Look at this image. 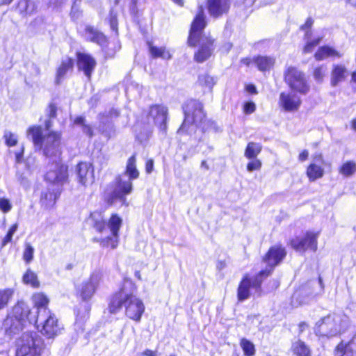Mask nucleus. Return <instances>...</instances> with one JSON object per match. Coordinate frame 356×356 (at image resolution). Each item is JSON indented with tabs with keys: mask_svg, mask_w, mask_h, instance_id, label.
Listing matches in <instances>:
<instances>
[{
	"mask_svg": "<svg viewBox=\"0 0 356 356\" xmlns=\"http://www.w3.org/2000/svg\"><path fill=\"white\" fill-rule=\"evenodd\" d=\"M56 199V195L55 193L53 191L47 190L42 192L40 200L42 204H47L51 202H55Z\"/></svg>",
	"mask_w": 356,
	"mask_h": 356,
	"instance_id": "nucleus-47",
	"label": "nucleus"
},
{
	"mask_svg": "<svg viewBox=\"0 0 356 356\" xmlns=\"http://www.w3.org/2000/svg\"><path fill=\"white\" fill-rule=\"evenodd\" d=\"M124 287H120L111 294L108 303V312L116 314L124 307V315L134 322H140L145 307L141 299L133 293H125Z\"/></svg>",
	"mask_w": 356,
	"mask_h": 356,
	"instance_id": "nucleus-3",
	"label": "nucleus"
},
{
	"mask_svg": "<svg viewBox=\"0 0 356 356\" xmlns=\"http://www.w3.org/2000/svg\"><path fill=\"white\" fill-rule=\"evenodd\" d=\"M148 48L149 51L150 53L151 56L153 58H163V59H170L171 58V55L168 50L165 49V47H158L154 46L152 42H148Z\"/></svg>",
	"mask_w": 356,
	"mask_h": 356,
	"instance_id": "nucleus-34",
	"label": "nucleus"
},
{
	"mask_svg": "<svg viewBox=\"0 0 356 356\" xmlns=\"http://www.w3.org/2000/svg\"><path fill=\"white\" fill-rule=\"evenodd\" d=\"M320 231H306L302 236H297L289 241V245L295 251L305 253L307 251L315 252L318 250V239Z\"/></svg>",
	"mask_w": 356,
	"mask_h": 356,
	"instance_id": "nucleus-10",
	"label": "nucleus"
},
{
	"mask_svg": "<svg viewBox=\"0 0 356 356\" xmlns=\"http://www.w3.org/2000/svg\"><path fill=\"white\" fill-rule=\"evenodd\" d=\"M262 151V145L259 143L248 142L244 152L246 159H255Z\"/></svg>",
	"mask_w": 356,
	"mask_h": 356,
	"instance_id": "nucleus-36",
	"label": "nucleus"
},
{
	"mask_svg": "<svg viewBox=\"0 0 356 356\" xmlns=\"http://www.w3.org/2000/svg\"><path fill=\"white\" fill-rule=\"evenodd\" d=\"M257 68L261 72L270 71L275 65V60L272 56L257 55L253 57Z\"/></svg>",
	"mask_w": 356,
	"mask_h": 356,
	"instance_id": "nucleus-28",
	"label": "nucleus"
},
{
	"mask_svg": "<svg viewBox=\"0 0 356 356\" xmlns=\"http://www.w3.org/2000/svg\"><path fill=\"white\" fill-rule=\"evenodd\" d=\"M18 225L17 223L13 224L8 229L7 234L3 237L1 243V248L5 247L8 243H10L13 239V234L17 231Z\"/></svg>",
	"mask_w": 356,
	"mask_h": 356,
	"instance_id": "nucleus-46",
	"label": "nucleus"
},
{
	"mask_svg": "<svg viewBox=\"0 0 356 356\" xmlns=\"http://www.w3.org/2000/svg\"><path fill=\"white\" fill-rule=\"evenodd\" d=\"M112 218L119 220L122 224V218L117 213H112L107 219L104 211L97 209L90 212L87 220L90 222L91 227L98 234L104 233L107 229H111V220Z\"/></svg>",
	"mask_w": 356,
	"mask_h": 356,
	"instance_id": "nucleus-12",
	"label": "nucleus"
},
{
	"mask_svg": "<svg viewBox=\"0 0 356 356\" xmlns=\"http://www.w3.org/2000/svg\"><path fill=\"white\" fill-rule=\"evenodd\" d=\"M207 26V16L203 6H200L191 22L186 41L188 47H197L193 55V60L197 63L207 60L214 50L215 39L204 34V30Z\"/></svg>",
	"mask_w": 356,
	"mask_h": 356,
	"instance_id": "nucleus-1",
	"label": "nucleus"
},
{
	"mask_svg": "<svg viewBox=\"0 0 356 356\" xmlns=\"http://www.w3.org/2000/svg\"><path fill=\"white\" fill-rule=\"evenodd\" d=\"M19 6H22V11L26 15H31L37 10L36 4L31 0H21L18 3Z\"/></svg>",
	"mask_w": 356,
	"mask_h": 356,
	"instance_id": "nucleus-43",
	"label": "nucleus"
},
{
	"mask_svg": "<svg viewBox=\"0 0 356 356\" xmlns=\"http://www.w3.org/2000/svg\"><path fill=\"white\" fill-rule=\"evenodd\" d=\"M78 181L82 185L86 186L92 183L95 179L94 168L91 163L80 161L76 165Z\"/></svg>",
	"mask_w": 356,
	"mask_h": 356,
	"instance_id": "nucleus-21",
	"label": "nucleus"
},
{
	"mask_svg": "<svg viewBox=\"0 0 356 356\" xmlns=\"http://www.w3.org/2000/svg\"><path fill=\"white\" fill-rule=\"evenodd\" d=\"M34 248L31 244L27 243L23 252V259L26 264H29L33 259Z\"/></svg>",
	"mask_w": 356,
	"mask_h": 356,
	"instance_id": "nucleus-48",
	"label": "nucleus"
},
{
	"mask_svg": "<svg viewBox=\"0 0 356 356\" xmlns=\"http://www.w3.org/2000/svg\"><path fill=\"white\" fill-rule=\"evenodd\" d=\"M326 162L321 153H317L313 156V161L307 165L305 171L309 181H315L324 176L325 170L323 165Z\"/></svg>",
	"mask_w": 356,
	"mask_h": 356,
	"instance_id": "nucleus-19",
	"label": "nucleus"
},
{
	"mask_svg": "<svg viewBox=\"0 0 356 356\" xmlns=\"http://www.w3.org/2000/svg\"><path fill=\"white\" fill-rule=\"evenodd\" d=\"M15 293L13 288L0 289V311L7 307Z\"/></svg>",
	"mask_w": 356,
	"mask_h": 356,
	"instance_id": "nucleus-39",
	"label": "nucleus"
},
{
	"mask_svg": "<svg viewBox=\"0 0 356 356\" xmlns=\"http://www.w3.org/2000/svg\"><path fill=\"white\" fill-rule=\"evenodd\" d=\"M309 157V152L307 149L301 151L298 155V160L301 162H304L307 160Z\"/></svg>",
	"mask_w": 356,
	"mask_h": 356,
	"instance_id": "nucleus-63",
	"label": "nucleus"
},
{
	"mask_svg": "<svg viewBox=\"0 0 356 356\" xmlns=\"http://www.w3.org/2000/svg\"><path fill=\"white\" fill-rule=\"evenodd\" d=\"M291 350L295 356H312V350L309 346L301 339L293 342Z\"/></svg>",
	"mask_w": 356,
	"mask_h": 356,
	"instance_id": "nucleus-33",
	"label": "nucleus"
},
{
	"mask_svg": "<svg viewBox=\"0 0 356 356\" xmlns=\"http://www.w3.org/2000/svg\"><path fill=\"white\" fill-rule=\"evenodd\" d=\"M138 0H130L129 2V13L134 17H138L140 10L138 8Z\"/></svg>",
	"mask_w": 356,
	"mask_h": 356,
	"instance_id": "nucleus-56",
	"label": "nucleus"
},
{
	"mask_svg": "<svg viewBox=\"0 0 356 356\" xmlns=\"http://www.w3.org/2000/svg\"><path fill=\"white\" fill-rule=\"evenodd\" d=\"M42 348L36 344L35 334L24 333L19 339L15 356H41Z\"/></svg>",
	"mask_w": 356,
	"mask_h": 356,
	"instance_id": "nucleus-11",
	"label": "nucleus"
},
{
	"mask_svg": "<svg viewBox=\"0 0 356 356\" xmlns=\"http://www.w3.org/2000/svg\"><path fill=\"white\" fill-rule=\"evenodd\" d=\"M83 132L87 135L89 138H92L94 136V132L92 127L88 124H86L82 127Z\"/></svg>",
	"mask_w": 356,
	"mask_h": 356,
	"instance_id": "nucleus-60",
	"label": "nucleus"
},
{
	"mask_svg": "<svg viewBox=\"0 0 356 356\" xmlns=\"http://www.w3.org/2000/svg\"><path fill=\"white\" fill-rule=\"evenodd\" d=\"M199 86L211 89L216 84L215 79L208 74H200L197 78Z\"/></svg>",
	"mask_w": 356,
	"mask_h": 356,
	"instance_id": "nucleus-41",
	"label": "nucleus"
},
{
	"mask_svg": "<svg viewBox=\"0 0 356 356\" xmlns=\"http://www.w3.org/2000/svg\"><path fill=\"white\" fill-rule=\"evenodd\" d=\"M231 0H206V8L211 17L218 19L228 14Z\"/></svg>",
	"mask_w": 356,
	"mask_h": 356,
	"instance_id": "nucleus-20",
	"label": "nucleus"
},
{
	"mask_svg": "<svg viewBox=\"0 0 356 356\" xmlns=\"http://www.w3.org/2000/svg\"><path fill=\"white\" fill-rule=\"evenodd\" d=\"M113 191L104 199V202L109 206L112 205L116 200L124 201L126 196L133 191L132 180H124L121 175H118L113 182Z\"/></svg>",
	"mask_w": 356,
	"mask_h": 356,
	"instance_id": "nucleus-13",
	"label": "nucleus"
},
{
	"mask_svg": "<svg viewBox=\"0 0 356 356\" xmlns=\"http://www.w3.org/2000/svg\"><path fill=\"white\" fill-rule=\"evenodd\" d=\"M74 123L77 125H80L82 127L86 124V118L84 116L79 115L76 116L74 120Z\"/></svg>",
	"mask_w": 356,
	"mask_h": 356,
	"instance_id": "nucleus-62",
	"label": "nucleus"
},
{
	"mask_svg": "<svg viewBox=\"0 0 356 356\" xmlns=\"http://www.w3.org/2000/svg\"><path fill=\"white\" fill-rule=\"evenodd\" d=\"M257 0H236L235 6L238 11L249 15L254 10V3Z\"/></svg>",
	"mask_w": 356,
	"mask_h": 356,
	"instance_id": "nucleus-37",
	"label": "nucleus"
},
{
	"mask_svg": "<svg viewBox=\"0 0 356 356\" xmlns=\"http://www.w3.org/2000/svg\"><path fill=\"white\" fill-rule=\"evenodd\" d=\"M325 67L324 65H319L316 67L313 70V76L315 80L318 82L323 81L325 76Z\"/></svg>",
	"mask_w": 356,
	"mask_h": 356,
	"instance_id": "nucleus-52",
	"label": "nucleus"
},
{
	"mask_svg": "<svg viewBox=\"0 0 356 356\" xmlns=\"http://www.w3.org/2000/svg\"><path fill=\"white\" fill-rule=\"evenodd\" d=\"M275 267L267 265L265 269H262L256 275L254 280H252L249 274L243 275L239 281L237 287V300L238 302H243L248 299L251 296V289L261 290L263 283V277L266 278L270 276L274 271Z\"/></svg>",
	"mask_w": 356,
	"mask_h": 356,
	"instance_id": "nucleus-6",
	"label": "nucleus"
},
{
	"mask_svg": "<svg viewBox=\"0 0 356 356\" xmlns=\"http://www.w3.org/2000/svg\"><path fill=\"white\" fill-rule=\"evenodd\" d=\"M63 326L59 323L56 315L48 310V316L44 321L40 332L47 339H54L60 334Z\"/></svg>",
	"mask_w": 356,
	"mask_h": 356,
	"instance_id": "nucleus-16",
	"label": "nucleus"
},
{
	"mask_svg": "<svg viewBox=\"0 0 356 356\" xmlns=\"http://www.w3.org/2000/svg\"><path fill=\"white\" fill-rule=\"evenodd\" d=\"M108 24L112 31L116 34L118 33V12L113 8H111L108 13Z\"/></svg>",
	"mask_w": 356,
	"mask_h": 356,
	"instance_id": "nucleus-44",
	"label": "nucleus"
},
{
	"mask_svg": "<svg viewBox=\"0 0 356 356\" xmlns=\"http://www.w3.org/2000/svg\"><path fill=\"white\" fill-rule=\"evenodd\" d=\"M91 42L95 43L101 47L102 51L104 52V57L106 58H113L121 47L120 44H118L117 46L115 47L113 49L110 50L108 48V44L109 43L108 38L103 32L100 31L96 35L94 39L92 40Z\"/></svg>",
	"mask_w": 356,
	"mask_h": 356,
	"instance_id": "nucleus-24",
	"label": "nucleus"
},
{
	"mask_svg": "<svg viewBox=\"0 0 356 356\" xmlns=\"http://www.w3.org/2000/svg\"><path fill=\"white\" fill-rule=\"evenodd\" d=\"M280 106L287 112H294L299 109L302 101L295 95L282 92L280 95Z\"/></svg>",
	"mask_w": 356,
	"mask_h": 356,
	"instance_id": "nucleus-23",
	"label": "nucleus"
},
{
	"mask_svg": "<svg viewBox=\"0 0 356 356\" xmlns=\"http://www.w3.org/2000/svg\"><path fill=\"white\" fill-rule=\"evenodd\" d=\"M101 276L97 274H92L87 280L83 281L76 291V296L82 302H90L91 299L96 293Z\"/></svg>",
	"mask_w": 356,
	"mask_h": 356,
	"instance_id": "nucleus-14",
	"label": "nucleus"
},
{
	"mask_svg": "<svg viewBox=\"0 0 356 356\" xmlns=\"http://www.w3.org/2000/svg\"><path fill=\"white\" fill-rule=\"evenodd\" d=\"M157 351L156 350H152L149 349L145 350L142 353L141 356H157Z\"/></svg>",
	"mask_w": 356,
	"mask_h": 356,
	"instance_id": "nucleus-64",
	"label": "nucleus"
},
{
	"mask_svg": "<svg viewBox=\"0 0 356 356\" xmlns=\"http://www.w3.org/2000/svg\"><path fill=\"white\" fill-rule=\"evenodd\" d=\"M48 118L44 122V128L48 132L44 134L40 125H32L27 128L26 134L31 136L35 149L48 159L60 158L63 154V133L61 131L50 130L53 126L52 120Z\"/></svg>",
	"mask_w": 356,
	"mask_h": 356,
	"instance_id": "nucleus-2",
	"label": "nucleus"
},
{
	"mask_svg": "<svg viewBox=\"0 0 356 356\" xmlns=\"http://www.w3.org/2000/svg\"><path fill=\"white\" fill-rule=\"evenodd\" d=\"M284 81L291 90L300 95H307L310 90L305 74L297 67L289 66L286 68Z\"/></svg>",
	"mask_w": 356,
	"mask_h": 356,
	"instance_id": "nucleus-8",
	"label": "nucleus"
},
{
	"mask_svg": "<svg viewBox=\"0 0 356 356\" xmlns=\"http://www.w3.org/2000/svg\"><path fill=\"white\" fill-rule=\"evenodd\" d=\"M58 105L56 102L51 101L47 107V116L48 118H56L58 113Z\"/></svg>",
	"mask_w": 356,
	"mask_h": 356,
	"instance_id": "nucleus-51",
	"label": "nucleus"
},
{
	"mask_svg": "<svg viewBox=\"0 0 356 356\" xmlns=\"http://www.w3.org/2000/svg\"><path fill=\"white\" fill-rule=\"evenodd\" d=\"M31 300L33 307L37 309L38 313L42 309L47 312L49 310L48 309L49 299L45 293L42 292L34 293L31 296Z\"/></svg>",
	"mask_w": 356,
	"mask_h": 356,
	"instance_id": "nucleus-32",
	"label": "nucleus"
},
{
	"mask_svg": "<svg viewBox=\"0 0 356 356\" xmlns=\"http://www.w3.org/2000/svg\"><path fill=\"white\" fill-rule=\"evenodd\" d=\"M12 209V205L8 199L5 197L0 198V210L3 213H8Z\"/></svg>",
	"mask_w": 356,
	"mask_h": 356,
	"instance_id": "nucleus-57",
	"label": "nucleus"
},
{
	"mask_svg": "<svg viewBox=\"0 0 356 356\" xmlns=\"http://www.w3.org/2000/svg\"><path fill=\"white\" fill-rule=\"evenodd\" d=\"M84 32L88 35V40L91 42L99 31L92 26L87 25L85 27Z\"/></svg>",
	"mask_w": 356,
	"mask_h": 356,
	"instance_id": "nucleus-54",
	"label": "nucleus"
},
{
	"mask_svg": "<svg viewBox=\"0 0 356 356\" xmlns=\"http://www.w3.org/2000/svg\"><path fill=\"white\" fill-rule=\"evenodd\" d=\"M245 90L251 95H256L258 93L256 86L252 83L247 84L245 86Z\"/></svg>",
	"mask_w": 356,
	"mask_h": 356,
	"instance_id": "nucleus-61",
	"label": "nucleus"
},
{
	"mask_svg": "<svg viewBox=\"0 0 356 356\" xmlns=\"http://www.w3.org/2000/svg\"><path fill=\"white\" fill-rule=\"evenodd\" d=\"M314 56L316 60L321 61L329 57L340 58L341 54L334 48L329 45H323L317 49Z\"/></svg>",
	"mask_w": 356,
	"mask_h": 356,
	"instance_id": "nucleus-30",
	"label": "nucleus"
},
{
	"mask_svg": "<svg viewBox=\"0 0 356 356\" xmlns=\"http://www.w3.org/2000/svg\"><path fill=\"white\" fill-rule=\"evenodd\" d=\"M3 138L5 140V144L9 147L15 146L18 142L17 136L10 131H6L4 133Z\"/></svg>",
	"mask_w": 356,
	"mask_h": 356,
	"instance_id": "nucleus-49",
	"label": "nucleus"
},
{
	"mask_svg": "<svg viewBox=\"0 0 356 356\" xmlns=\"http://www.w3.org/2000/svg\"><path fill=\"white\" fill-rule=\"evenodd\" d=\"M184 120L177 130L178 133L187 132L188 128L195 125L198 127L206 121L207 114L202 102L195 99H189L182 105Z\"/></svg>",
	"mask_w": 356,
	"mask_h": 356,
	"instance_id": "nucleus-4",
	"label": "nucleus"
},
{
	"mask_svg": "<svg viewBox=\"0 0 356 356\" xmlns=\"http://www.w3.org/2000/svg\"><path fill=\"white\" fill-rule=\"evenodd\" d=\"M239 344L245 356H254L256 348L251 341L243 337L240 339Z\"/></svg>",
	"mask_w": 356,
	"mask_h": 356,
	"instance_id": "nucleus-40",
	"label": "nucleus"
},
{
	"mask_svg": "<svg viewBox=\"0 0 356 356\" xmlns=\"http://www.w3.org/2000/svg\"><path fill=\"white\" fill-rule=\"evenodd\" d=\"M84 304H81L74 308L75 320L78 323H85L90 316V312L92 305L90 302H83Z\"/></svg>",
	"mask_w": 356,
	"mask_h": 356,
	"instance_id": "nucleus-27",
	"label": "nucleus"
},
{
	"mask_svg": "<svg viewBox=\"0 0 356 356\" xmlns=\"http://www.w3.org/2000/svg\"><path fill=\"white\" fill-rule=\"evenodd\" d=\"M250 161L247 163L246 169L248 172L259 170L261 168L262 163L257 158L249 159Z\"/></svg>",
	"mask_w": 356,
	"mask_h": 356,
	"instance_id": "nucleus-50",
	"label": "nucleus"
},
{
	"mask_svg": "<svg viewBox=\"0 0 356 356\" xmlns=\"http://www.w3.org/2000/svg\"><path fill=\"white\" fill-rule=\"evenodd\" d=\"M243 112L245 115H250L256 111V105L252 101L245 102L243 105Z\"/></svg>",
	"mask_w": 356,
	"mask_h": 356,
	"instance_id": "nucleus-55",
	"label": "nucleus"
},
{
	"mask_svg": "<svg viewBox=\"0 0 356 356\" xmlns=\"http://www.w3.org/2000/svg\"><path fill=\"white\" fill-rule=\"evenodd\" d=\"M136 153H134L128 158L124 171V175L132 181L140 177V172L136 166Z\"/></svg>",
	"mask_w": 356,
	"mask_h": 356,
	"instance_id": "nucleus-29",
	"label": "nucleus"
},
{
	"mask_svg": "<svg viewBox=\"0 0 356 356\" xmlns=\"http://www.w3.org/2000/svg\"><path fill=\"white\" fill-rule=\"evenodd\" d=\"M69 165L61 159L54 161L45 172L44 180L50 184L63 186L70 181Z\"/></svg>",
	"mask_w": 356,
	"mask_h": 356,
	"instance_id": "nucleus-9",
	"label": "nucleus"
},
{
	"mask_svg": "<svg viewBox=\"0 0 356 356\" xmlns=\"http://www.w3.org/2000/svg\"><path fill=\"white\" fill-rule=\"evenodd\" d=\"M286 254V248L281 244H277L270 246L266 252L262 256L261 261L266 264V265H270L275 268L284 261Z\"/></svg>",
	"mask_w": 356,
	"mask_h": 356,
	"instance_id": "nucleus-17",
	"label": "nucleus"
},
{
	"mask_svg": "<svg viewBox=\"0 0 356 356\" xmlns=\"http://www.w3.org/2000/svg\"><path fill=\"white\" fill-rule=\"evenodd\" d=\"M83 11L77 4V1H73L69 15L74 22L77 21L82 15Z\"/></svg>",
	"mask_w": 356,
	"mask_h": 356,
	"instance_id": "nucleus-45",
	"label": "nucleus"
},
{
	"mask_svg": "<svg viewBox=\"0 0 356 356\" xmlns=\"http://www.w3.org/2000/svg\"><path fill=\"white\" fill-rule=\"evenodd\" d=\"M314 20L312 17H307L303 24L300 26V29L302 31H305L307 29H310L313 26Z\"/></svg>",
	"mask_w": 356,
	"mask_h": 356,
	"instance_id": "nucleus-58",
	"label": "nucleus"
},
{
	"mask_svg": "<svg viewBox=\"0 0 356 356\" xmlns=\"http://www.w3.org/2000/svg\"><path fill=\"white\" fill-rule=\"evenodd\" d=\"M168 120V109L167 106L154 104L149 106L147 113L140 121H137V123L140 124L142 129H147L149 133H152V121L162 134H166Z\"/></svg>",
	"mask_w": 356,
	"mask_h": 356,
	"instance_id": "nucleus-5",
	"label": "nucleus"
},
{
	"mask_svg": "<svg viewBox=\"0 0 356 356\" xmlns=\"http://www.w3.org/2000/svg\"><path fill=\"white\" fill-rule=\"evenodd\" d=\"M91 42L95 43L101 47L102 51L104 52V57L106 58H113L121 47L120 44H118L117 46L115 47L113 49L110 50L108 48V44L109 43L108 38L103 32L100 31L96 35L94 39L92 40Z\"/></svg>",
	"mask_w": 356,
	"mask_h": 356,
	"instance_id": "nucleus-25",
	"label": "nucleus"
},
{
	"mask_svg": "<svg viewBox=\"0 0 356 356\" xmlns=\"http://www.w3.org/2000/svg\"><path fill=\"white\" fill-rule=\"evenodd\" d=\"M314 333L318 337H333L342 332L341 318L335 314H329L316 323Z\"/></svg>",
	"mask_w": 356,
	"mask_h": 356,
	"instance_id": "nucleus-7",
	"label": "nucleus"
},
{
	"mask_svg": "<svg viewBox=\"0 0 356 356\" xmlns=\"http://www.w3.org/2000/svg\"><path fill=\"white\" fill-rule=\"evenodd\" d=\"M347 74V71L344 66L335 65L332 70L331 83L333 86H337L340 81H343Z\"/></svg>",
	"mask_w": 356,
	"mask_h": 356,
	"instance_id": "nucleus-35",
	"label": "nucleus"
},
{
	"mask_svg": "<svg viewBox=\"0 0 356 356\" xmlns=\"http://www.w3.org/2000/svg\"><path fill=\"white\" fill-rule=\"evenodd\" d=\"M145 169L147 174H150L154 170V160L148 159L145 163Z\"/></svg>",
	"mask_w": 356,
	"mask_h": 356,
	"instance_id": "nucleus-59",
	"label": "nucleus"
},
{
	"mask_svg": "<svg viewBox=\"0 0 356 356\" xmlns=\"http://www.w3.org/2000/svg\"><path fill=\"white\" fill-rule=\"evenodd\" d=\"M22 282L26 285H29L33 289H38L40 286L37 275L30 268L26 269L22 276Z\"/></svg>",
	"mask_w": 356,
	"mask_h": 356,
	"instance_id": "nucleus-38",
	"label": "nucleus"
},
{
	"mask_svg": "<svg viewBox=\"0 0 356 356\" xmlns=\"http://www.w3.org/2000/svg\"><path fill=\"white\" fill-rule=\"evenodd\" d=\"M122 226L119 220H111V234L102 238H93L92 241L99 243L102 248L115 249L119 244L120 230Z\"/></svg>",
	"mask_w": 356,
	"mask_h": 356,
	"instance_id": "nucleus-15",
	"label": "nucleus"
},
{
	"mask_svg": "<svg viewBox=\"0 0 356 356\" xmlns=\"http://www.w3.org/2000/svg\"><path fill=\"white\" fill-rule=\"evenodd\" d=\"M356 169V164L353 161H346L339 168L340 174L345 177L352 175Z\"/></svg>",
	"mask_w": 356,
	"mask_h": 356,
	"instance_id": "nucleus-42",
	"label": "nucleus"
},
{
	"mask_svg": "<svg viewBox=\"0 0 356 356\" xmlns=\"http://www.w3.org/2000/svg\"><path fill=\"white\" fill-rule=\"evenodd\" d=\"M356 343L353 340L341 341L334 350V356H355Z\"/></svg>",
	"mask_w": 356,
	"mask_h": 356,
	"instance_id": "nucleus-26",
	"label": "nucleus"
},
{
	"mask_svg": "<svg viewBox=\"0 0 356 356\" xmlns=\"http://www.w3.org/2000/svg\"><path fill=\"white\" fill-rule=\"evenodd\" d=\"M75 56L78 70L83 72L90 80L97 65L96 60L92 55L79 51L76 52Z\"/></svg>",
	"mask_w": 356,
	"mask_h": 356,
	"instance_id": "nucleus-18",
	"label": "nucleus"
},
{
	"mask_svg": "<svg viewBox=\"0 0 356 356\" xmlns=\"http://www.w3.org/2000/svg\"><path fill=\"white\" fill-rule=\"evenodd\" d=\"M5 332L9 336L16 334L22 329V322L17 316H7L3 323Z\"/></svg>",
	"mask_w": 356,
	"mask_h": 356,
	"instance_id": "nucleus-31",
	"label": "nucleus"
},
{
	"mask_svg": "<svg viewBox=\"0 0 356 356\" xmlns=\"http://www.w3.org/2000/svg\"><path fill=\"white\" fill-rule=\"evenodd\" d=\"M74 67V60L72 57L65 56L62 58L56 67L54 83L60 85L63 80L67 76V74L72 72Z\"/></svg>",
	"mask_w": 356,
	"mask_h": 356,
	"instance_id": "nucleus-22",
	"label": "nucleus"
},
{
	"mask_svg": "<svg viewBox=\"0 0 356 356\" xmlns=\"http://www.w3.org/2000/svg\"><path fill=\"white\" fill-rule=\"evenodd\" d=\"M321 40V38H315L311 41L307 42L303 47V52L305 54L312 52L314 49L320 43Z\"/></svg>",
	"mask_w": 356,
	"mask_h": 356,
	"instance_id": "nucleus-53",
	"label": "nucleus"
}]
</instances>
